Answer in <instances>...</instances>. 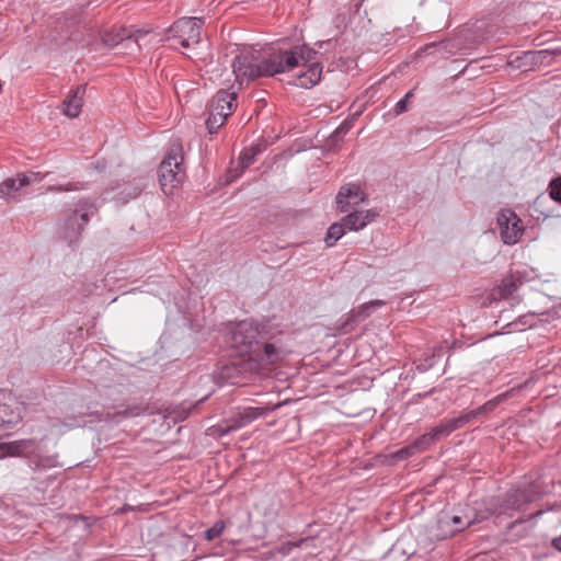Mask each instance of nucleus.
<instances>
[{
  "instance_id": "44",
  "label": "nucleus",
  "mask_w": 561,
  "mask_h": 561,
  "mask_svg": "<svg viewBox=\"0 0 561 561\" xmlns=\"http://www.w3.org/2000/svg\"><path fill=\"white\" fill-rule=\"evenodd\" d=\"M542 514H543V511H542V510H539V511H537L536 513L530 514V515H529V517H528L527 519H522V518H520V519H517V520H515V522L511 523V524H510V526H508V528L511 529V528H513L516 524H520V523H523V522H525V520H528V519H531V518L539 517V516H541Z\"/></svg>"
},
{
  "instance_id": "26",
  "label": "nucleus",
  "mask_w": 561,
  "mask_h": 561,
  "mask_svg": "<svg viewBox=\"0 0 561 561\" xmlns=\"http://www.w3.org/2000/svg\"><path fill=\"white\" fill-rule=\"evenodd\" d=\"M345 233V227L341 222L332 224L325 234L324 241L328 247H333Z\"/></svg>"
},
{
  "instance_id": "6",
  "label": "nucleus",
  "mask_w": 561,
  "mask_h": 561,
  "mask_svg": "<svg viewBox=\"0 0 561 561\" xmlns=\"http://www.w3.org/2000/svg\"><path fill=\"white\" fill-rule=\"evenodd\" d=\"M255 360L238 356L221 364L216 370V379L220 383L244 386L250 382L261 369H266Z\"/></svg>"
},
{
  "instance_id": "20",
  "label": "nucleus",
  "mask_w": 561,
  "mask_h": 561,
  "mask_svg": "<svg viewBox=\"0 0 561 561\" xmlns=\"http://www.w3.org/2000/svg\"><path fill=\"white\" fill-rule=\"evenodd\" d=\"M23 187H25V185H20V174H18L16 178L7 179L0 184V197L20 201L18 193Z\"/></svg>"
},
{
  "instance_id": "1",
  "label": "nucleus",
  "mask_w": 561,
  "mask_h": 561,
  "mask_svg": "<svg viewBox=\"0 0 561 561\" xmlns=\"http://www.w3.org/2000/svg\"><path fill=\"white\" fill-rule=\"evenodd\" d=\"M230 344L240 356L271 367L283 362L290 350L283 332L243 320L230 330Z\"/></svg>"
},
{
  "instance_id": "43",
  "label": "nucleus",
  "mask_w": 561,
  "mask_h": 561,
  "mask_svg": "<svg viewBox=\"0 0 561 561\" xmlns=\"http://www.w3.org/2000/svg\"><path fill=\"white\" fill-rule=\"evenodd\" d=\"M116 33L119 34V37H122V43L133 41L131 32L125 27H119Z\"/></svg>"
},
{
  "instance_id": "12",
  "label": "nucleus",
  "mask_w": 561,
  "mask_h": 561,
  "mask_svg": "<svg viewBox=\"0 0 561 561\" xmlns=\"http://www.w3.org/2000/svg\"><path fill=\"white\" fill-rule=\"evenodd\" d=\"M277 55H284V56H293L294 61L291 62V66H285L282 65L284 68V72L291 71L294 68L298 67L300 65V61L309 62L314 59L316 55L318 54L314 49L308 47L307 45L302 46H295L290 49H276Z\"/></svg>"
},
{
  "instance_id": "18",
  "label": "nucleus",
  "mask_w": 561,
  "mask_h": 561,
  "mask_svg": "<svg viewBox=\"0 0 561 561\" xmlns=\"http://www.w3.org/2000/svg\"><path fill=\"white\" fill-rule=\"evenodd\" d=\"M5 393L0 390V427L13 426L21 420L20 412H15L11 405L4 402Z\"/></svg>"
},
{
  "instance_id": "21",
  "label": "nucleus",
  "mask_w": 561,
  "mask_h": 561,
  "mask_svg": "<svg viewBox=\"0 0 561 561\" xmlns=\"http://www.w3.org/2000/svg\"><path fill=\"white\" fill-rule=\"evenodd\" d=\"M507 65L512 68L523 71H529L535 67L530 50L524 51L520 55L511 54L507 60Z\"/></svg>"
},
{
  "instance_id": "45",
  "label": "nucleus",
  "mask_w": 561,
  "mask_h": 561,
  "mask_svg": "<svg viewBox=\"0 0 561 561\" xmlns=\"http://www.w3.org/2000/svg\"><path fill=\"white\" fill-rule=\"evenodd\" d=\"M550 57L561 56V46L547 48Z\"/></svg>"
},
{
  "instance_id": "8",
  "label": "nucleus",
  "mask_w": 561,
  "mask_h": 561,
  "mask_svg": "<svg viewBox=\"0 0 561 561\" xmlns=\"http://www.w3.org/2000/svg\"><path fill=\"white\" fill-rule=\"evenodd\" d=\"M497 224L501 229V238L505 244L513 245L518 242L524 227L520 218L511 209L499 213Z\"/></svg>"
},
{
  "instance_id": "48",
  "label": "nucleus",
  "mask_w": 561,
  "mask_h": 561,
  "mask_svg": "<svg viewBox=\"0 0 561 561\" xmlns=\"http://www.w3.org/2000/svg\"><path fill=\"white\" fill-rule=\"evenodd\" d=\"M127 414H128V413H127V411H126V410H125V411H123V412H118V415L127 416Z\"/></svg>"
},
{
  "instance_id": "3",
  "label": "nucleus",
  "mask_w": 561,
  "mask_h": 561,
  "mask_svg": "<svg viewBox=\"0 0 561 561\" xmlns=\"http://www.w3.org/2000/svg\"><path fill=\"white\" fill-rule=\"evenodd\" d=\"M541 496L542 491L537 482L511 488L493 500L491 513L511 515V512L524 511L528 504L538 501Z\"/></svg>"
},
{
  "instance_id": "19",
  "label": "nucleus",
  "mask_w": 561,
  "mask_h": 561,
  "mask_svg": "<svg viewBox=\"0 0 561 561\" xmlns=\"http://www.w3.org/2000/svg\"><path fill=\"white\" fill-rule=\"evenodd\" d=\"M522 285L519 278H516L514 275L505 276L501 284L494 289V295H497L500 298H511L513 294Z\"/></svg>"
},
{
  "instance_id": "25",
  "label": "nucleus",
  "mask_w": 561,
  "mask_h": 561,
  "mask_svg": "<svg viewBox=\"0 0 561 561\" xmlns=\"http://www.w3.org/2000/svg\"><path fill=\"white\" fill-rule=\"evenodd\" d=\"M261 151L262 149L260 145L251 146L250 148L244 149L239 158L241 169L237 175L241 174L244 169L250 167L255 161V157L261 153Z\"/></svg>"
},
{
  "instance_id": "34",
  "label": "nucleus",
  "mask_w": 561,
  "mask_h": 561,
  "mask_svg": "<svg viewBox=\"0 0 561 561\" xmlns=\"http://www.w3.org/2000/svg\"><path fill=\"white\" fill-rule=\"evenodd\" d=\"M20 174V185H30L32 183H39L48 174H42L41 172L28 171Z\"/></svg>"
},
{
  "instance_id": "42",
  "label": "nucleus",
  "mask_w": 561,
  "mask_h": 561,
  "mask_svg": "<svg viewBox=\"0 0 561 561\" xmlns=\"http://www.w3.org/2000/svg\"><path fill=\"white\" fill-rule=\"evenodd\" d=\"M407 111H408V101L405 99H401L400 101L397 102V104L394 106V113H396V115H400Z\"/></svg>"
},
{
  "instance_id": "46",
  "label": "nucleus",
  "mask_w": 561,
  "mask_h": 561,
  "mask_svg": "<svg viewBox=\"0 0 561 561\" xmlns=\"http://www.w3.org/2000/svg\"><path fill=\"white\" fill-rule=\"evenodd\" d=\"M552 547L561 552V536L552 539Z\"/></svg>"
},
{
  "instance_id": "39",
  "label": "nucleus",
  "mask_w": 561,
  "mask_h": 561,
  "mask_svg": "<svg viewBox=\"0 0 561 561\" xmlns=\"http://www.w3.org/2000/svg\"><path fill=\"white\" fill-rule=\"evenodd\" d=\"M102 41H103L104 45H106L108 47H115L122 43V37H119V34L112 31L110 33L104 34V36L102 37Z\"/></svg>"
},
{
  "instance_id": "5",
  "label": "nucleus",
  "mask_w": 561,
  "mask_h": 561,
  "mask_svg": "<svg viewBox=\"0 0 561 561\" xmlns=\"http://www.w3.org/2000/svg\"><path fill=\"white\" fill-rule=\"evenodd\" d=\"M96 211L98 207L92 199L82 198L66 214L60 233L70 247L80 240L85 226Z\"/></svg>"
},
{
  "instance_id": "22",
  "label": "nucleus",
  "mask_w": 561,
  "mask_h": 561,
  "mask_svg": "<svg viewBox=\"0 0 561 561\" xmlns=\"http://www.w3.org/2000/svg\"><path fill=\"white\" fill-rule=\"evenodd\" d=\"M457 424H455L453 417L444 419L440 423L430 430L432 437L435 443L449 436L453 432L457 431Z\"/></svg>"
},
{
  "instance_id": "23",
  "label": "nucleus",
  "mask_w": 561,
  "mask_h": 561,
  "mask_svg": "<svg viewBox=\"0 0 561 561\" xmlns=\"http://www.w3.org/2000/svg\"><path fill=\"white\" fill-rule=\"evenodd\" d=\"M471 523L472 522L470 519H463L461 516L458 515L449 516L447 514H444L438 519L439 525H453V527L448 530L450 535L463 530L465 528L469 527Z\"/></svg>"
},
{
  "instance_id": "28",
  "label": "nucleus",
  "mask_w": 561,
  "mask_h": 561,
  "mask_svg": "<svg viewBox=\"0 0 561 561\" xmlns=\"http://www.w3.org/2000/svg\"><path fill=\"white\" fill-rule=\"evenodd\" d=\"M228 116L220 114L219 112L209 110L208 118L206 119V127L209 134H216L218 129L224 125Z\"/></svg>"
},
{
  "instance_id": "11",
  "label": "nucleus",
  "mask_w": 561,
  "mask_h": 561,
  "mask_svg": "<svg viewBox=\"0 0 561 561\" xmlns=\"http://www.w3.org/2000/svg\"><path fill=\"white\" fill-rule=\"evenodd\" d=\"M367 195L360 190V186L355 183H347L337 192L336 205L341 213L348 211L350 206H358L365 202Z\"/></svg>"
},
{
  "instance_id": "16",
  "label": "nucleus",
  "mask_w": 561,
  "mask_h": 561,
  "mask_svg": "<svg viewBox=\"0 0 561 561\" xmlns=\"http://www.w3.org/2000/svg\"><path fill=\"white\" fill-rule=\"evenodd\" d=\"M28 466L34 472H43L51 468L62 467L58 460V455L43 456L41 455V444L38 443V450L28 457Z\"/></svg>"
},
{
  "instance_id": "7",
  "label": "nucleus",
  "mask_w": 561,
  "mask_h": 561,
  "mask_svg": "<svg viewBox=\"0 0 561 561\" xmlns=\"http://www.w3.org/2000/svg\"><path fill=\"white\" fill-rule=\"evenodd\" d=\"M203 24L198 18H181L169 28V39L176 41L184 48L196 45L201 41Z\"/></svg>"
},
{
  "instance_id": "17",
  "label": "nucleus",
  "mask_w": 561,
  "mask_h": 561,
  "mask_svg": "<svg viewBox=\"0 0 561 561\" xmlns=\"http://www.w3.org/2000/svg\"><path fill=\"white\" fill-rule=\"evenodd\" d=\"M84 87L79 85L77 89L72 92L71 95H69L64 102H62V112L65 115L69 117H77L82 107V96L81 94L84 93Z\"/></svg>"
},
{
  "instance_id": "37",
  "label": "nucleus",
  "mask_w": 561,
  "mask_h": 561,
  "mask_svg": "<svg viewBox=\"0 0 561 561\" xmlns=\"http://www.w3.org/2000/svg\"><path fill=\"white\" fill-rule=\"evenodd\" d=\"M549 195L554 202L561 204V176L552 179L549 183Z\"/></svg>"
},
{
  "instance_id": "15",
  "label": "nucleus",
  "mask_w": 561,
  "mask_h": 561,
  "mask_svg": "<svg viewBox=\"0 0 561 561\" xmlns=\"http://www.w3.org/2000/svg\"><path fill=\"white\" fill-rule=\"evenodd\" d=\"M321 75H322L321 64L312 62L307 66V69L305 71L295 76L293 83L296 87H300L304 89H310L320 81Z\"/></svg>"
},
{
  "instance_id": "2",
  "label": "nucleus",
  "mask_w": 561,
  "mask_h": 561,
  "mask_svg": "<svg viewBox=\"0 0 561 561\" xmlns=\"http://www.w3.org/2000/svg\"><path fill=\"white\" fill-rule=\"evenodd\" d=\"M238 53L232 60V69L236 81L242 85L244 81L257 79L260 77H273L277 73H284L283 64L291 66L293 56L277 55L276 49L268 55H263L253 47L243 46L237 49Z\"/></svg>"
},
{
  "instance_id": "10",
  "label": "nucleus",
  "mask_w": 561,
  "mask_h": 561,
  "mask_svg": "<svg viewBox=\"0 0 561 561\" xmlns=\"http://www.w3.org/2000/svg\"><path fill=\"white\" fill-rule=\"evenodd\" d=\"M38 450V440L34 438L0 443V458L23 457L28 459Z\"/></svg>"
},
{
  "instance_id": "33",
  "label": "nucleus",
  "mask_w": 561,
  "mask_h": 561,
  "mask_svg": "<svg viewBox=\"0 0 561 561\" xmlns=\"http://www.w3.org/2000/svg\"><path fill=\"white\" fill-rule=\"evenodd\" d=\"M350 130V125L346 123H343L340 125L329 137L328 139V147L332 148L337 146L339 141L342 140L343 136L346 135V133Z\"/></svg>"
},
{
  "instance_id": "38",
  "label": "nucleus",
  "mask_w": 561,
  "mask_h": 561,
  "mask_svg": "<svg viewBox=\"0 0 561 561\" xmlns=\"http://www.w3.org/2000/svg\"><path fill=\"white\" fill-rule=\"evenodd\" d=\"M534 59L535 66L549 65L550 61L548 58L550 57L548 49L540 50H530Z\"/></svg>"
},
{
  "instance_id": "4",
  "label": "nucleus",
  "mask_w": 561,
  "mask_h": 561,
  "mask_svg": "<svg viewBox=\"0 0 561 561\" xmlns=\"http://www.w3.org/2000/svg\"><path fill=\"white\" fill-rule=\"evenodd\" d=\"M183 149L180 144H173L169 148L164 159L159 165L158 175L161 190L171 195L185 179Z\"/></svg>"
},
{
  "instance_id": "49",
  "label": "nucleus",
  "mask_w": 561,
  "mask_h": 561,
  "mask_svg": "<svg viewBox=\"0 0 561 561\" xmlns=\"http://www.w3.org/2000/svg\"><path fill=\"white\" fill-rule=\"evenodd\" d=\"M138 194H139V191H137V190L135 188V192H134L133 197H136Z\"/></svg>"
},
{
  "instance_id": "30",
  "label": "nucleus",
  "mask_w": 561,
  "mask_h": 561,
  "mask_svg": "<svg viewBox=\"0 0 561 561\" xmlns=\"http://www.w3.org/2000/svg\"><path fill=\"white\" fill-rule=\"evenodd\" d=\"M416 453L412 446V444L404 446L391 454H389L390 463H396L401 460L409 459L410 457L414 456Z\"/></svg>"
},
{
  "instance_id": "27",
  "label": "nucleus",
  "mask_w": 561,
  "mask_h": 561,
  "mask_svg": "<svg viewBox=\"0 0 561 561\" xmlns=\"http://www.w3.org/2000/svg\"><path fill=\"white\" fill-rule=\"evenodd\" d=\"M342 224L350 231H358L365 228V221L359 211H353L342 218Z\"/></svg>"
},
{
  "instance_id": "29",
  "label": "nucleus",
  "mask_w": 561,
  "mask_h": 561,
  "mask_svg": "<svg viewBox=\"0 0 561 561\" xmlns=\"http://www.w3.org/2000/svg\"><path fill=\"white\" fill-rule=\"evenodd\" d=\"M508 398V392L501 393L496 396L495 398L486 401L484 404L480 405L479 408L474 409L478 416H484L491 412H493L496 407L504 400Z\"/></svg>"
},
{
  "instance_id": "24",
  "label": "nucleus",
  "mask_w": 561,
  "mask_h": 561,
  "mask_svg": "<svg viewBox=\"0 0 561 561\" xmlns=\"http://www.w3.org/2000/svg\"><path fill=\"white\" fill-rule=\"evenodd\" d=\"M208 394L203 397L202 399L193 402L183 401L180 405H178L174 410V420L175 421H184L192 412L193 409L197 408L201 403L208 399Z\"/></svg>"
},
{
  "instance_id": "13",
  "label": "nucleus",
  "mask_w": 561,
  "mask_h": 561,
  "mask_svg": "<svg viewBox=\"0 0 561 561\" xmlns=\"http://www.w3.org/2000/svg\"><path fill=\"white\" fill-rule=\"evenodd\" d=\"M277 408L278 405L238 408V413L236 415L237 427H243L259 417L266 416Z\"/></svg>"
},
{
  "instance_id": "40",
  "label": "nucleus",
  "mask_w": 561,
  "mask_h": 561,
  "mask_svg": "<svg viewBox=\"0 0 561 561\" xmlns=\"http://www.w3.org/2000/svg\"><path fill=\"white\" fill-rule=\"evenodd\" d=\"M300 542H302V540H300L299 542H285L279 547L278 551L284 556L289 554L294 548L299 547Z\"/></svg>"
},
{
  "instance_id": "32",
  "label": "nucleus",
  "mask_w": 561,
  "mask_h": 561,
  "mask_svg": "<svg viewBox=\"0 0 561 561\" xmlns=\"http://www.w3.org/2000/svg\"><path fill=\"white\" fill-rule=\"evenodd\" d=\"M84 185L81 182H69L66 184H58V185H49L46 187V192L50 193H59V192H72V191H80L83 190Z\"/></svg>"
},
{
  "instance_id": "41",
  "label": "nucleus",
  "mask_w": 561,
  "mask_h": 561,
  "mask_svg": "<svg viewBox=\"0 0 561 561\" xmlns=\"http://www.w3.org/2000/svg\"><path fill=\"white\" fill-rule=\"evenodd\" d=\"M362 219L365 221V227L371 222L375 217L377 216V213L373 209H368L366 211H359Z\"/></svg>"
},
{
  "instance_id": "35",
  "label": "nucleus",
  "mask_w": 561,
  "mask_h": 561,
  "mask_svg": "<svg viewBox=\"0 0 561 561\" xmlns=\"http://www.w3.org/2000/svg\"><path fill=\"white\" fill-rule=\"evenodd\" d=\"M478 414L476 410H465L461 412V414L457 417H453L455 424H457V428L463 427L466 424L471 423L476 419H478Z\"/></svg>"
},
{
  "instance_id": "14",
  "label": "nucleus",
  "mask_w": 561,
  "mask_h": 561,
  "mask_svg": "<svg viewBox=\"0 0 561 561\" xmlns=\"http://www.w3.org/2000/svg\"><path fill=\"white\" fill-rule=\"evenodd\" d=\"M236 93L226 90L218 91L210 100L209 110L230 116L236 107Z\"/></svg>"
},
{
  "instance_id": "31",
  "label": "nucleus",
  "mask_w": 561,
  "mask_h": 561,
  "mask_svg": "<svg viewBox=\"0 0 561 561\" xmlns=\"http://www.w3.org/2000/svg\"><path fill=\"white\" fill-rule=\"evenodd\" d=\"M435 444L434 438L432 437L430 431L421 436H419L413 443L412 446L415 453H422L427 450L432 445Z\"/></svg>"
},
{
  "instance_id": "47",
  "label": "nucleus",
  "mask_w": 561,
  "mask_h": 561,
  "mask_svg": "<svg viewBox=\"0 0 561 561\" xmlns=\"http://www.w3.org/2000/svg\"><path fill=\"white\" fill-rule=\"evenodd\" d=\"M412 96H413V90L409 91V92L404 95V98H403V99H405V100L408 101V100H409V99H411Z\"/></svg>"
},
{
  "instance_id": "36",
  "label": "nucleus",
  "mask_w": 561,
  "mask_h": 561,
  "mask_svg": "<svg viewBox=\"0 0 561 561\" xmlns=\"http://www.w3.org/2000/svg\"><path fill=\"white\" fill-rule=\"evenodd\" d=\"M225 529L224 520H217L211 527L205 530L204 538L208 541L218 538Z\"/></svg>"
},
{
  "instance_id": "9",
  "label": "nucleus",
  "mask_w": 561,
  "mask_h": 561,
  "mask_svg": "<svg viewBox=\"0 0 561 561\" xmlns=\"http://www.w3.org/2000/svg\"><path fill=\"white\" fill-rule=\"evenodd\" d=\"M385 305L383 300H371L360 305L358 308L352 309L346 318L336 325V332L339 334H348L355 330L359 322L367 319L373 311L382 307Z\"/></svg>"
}]
</instances>
